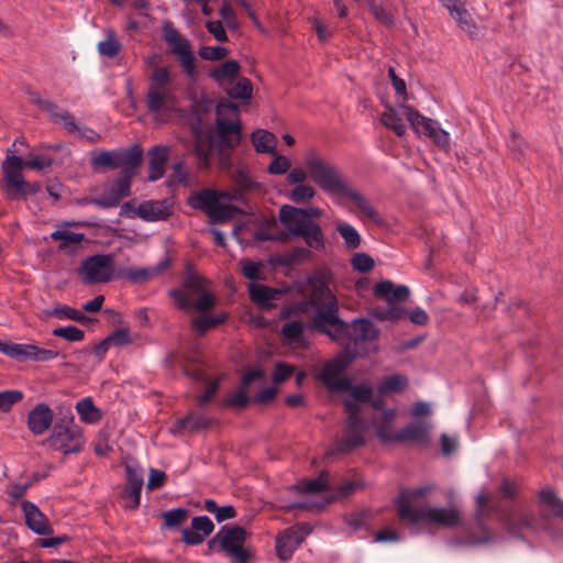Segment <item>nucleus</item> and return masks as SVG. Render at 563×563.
I'll return each mask as SVG.
<instances>
[{
	"mask_svg": "<svg viewBox=\"0 0 563 563\" xmlns=\"http://www.w3.org/2000/svg\"><path fill=\"white\" fill-rule=\"evenodd\" d=\"M302 208L294 207L290 205H283L279 208V221L282 224L294 235L296 228L306 229L311 220H306L303 217Z\"/></svg>",
	"mask_w": 563,
	"mask_h": 563,
	"instance_id": "cd10ccee",
	"label": "nucleus"
},
{
	"mask_svg": "<svg viewBox=\"0 0 563 563\" xmlns=\"http://www.w3.org/2000/svg\"><path fill=\"white\" fill-rule=\"evenodd\" d=\"M90 163L93 169L99 167H106L108 169L120 168L117 150L93 153Z\"/></svg>",
	"mask_w": 563,
	"mask_h": 563,
	"instance_id": "c03bdc74",
	"label": "nucleus"
},
{
	"mask_svg": "<svg viewBox=\"0 0 563 563\" xmlns=\"http://www.w3.org/2000/svg\"><path fill=\"white\" fill-rule=\"evenodd\" d=\"M358 487H361L360 483L350 481V482H346V483L338 486L335 488L333 495L328 497L325 499V503H323V504L296 503V504L291 505L289 508L290 509H302V510H314V509L319 510V509L323 508L324 505H327V504H331L335 500L343 499V498L351 496Z\"/></svg>",
	"mask_w": 563,
	"mask_h": 563,
	"instance_id": "a878e982",
	"label": "nucleus"
},
{
	"mask_svg": "<svg viewBox=\"0 0 563 563\" xmlns=\"http://www.w3.org/2000/svg\"><path fill=\"white\" fill-rule=\"evenodd\" d=\"M307 173L294 168L287 175L289 184L305 185L309 177L322 191L329 195H342L352 200L364 216L378 227L385 225L383 217L374 209L368 199L350 186L341 170L332 163L311 153L306 158Z\"/></svg>",
	"mask_w": 563,
	"mask_h": 563,
	"instance_id": "f03ea898",
	"label": "nucleus"
},
{
	"mask_svg": "<svg viewBox=\"0 0 563 563\" xmlns=\"http://www.w3.org/2000/svg\"><path fill=\"white\" fill-rule=\"evenodd\" d=\"M374 296L385 299L387 305L369 308L368 314L378 321L397 322L407 317V310L399 303L408 300L410 290L405 285L396 286L390 280H382L374 287Z\"/></svg>",
	"mask_w": 563,
	"mask_h": 563,
	"instance_id": "423d86ee",
	"label": "nucleus"
},
{
	"mask_svg": "<svg viewBox=\"0 0 563 563\" xmlns=\"http://www.w3.org/2000/svg\"><path fill=\"white\" fill-rule=\"evenodd\" d=\"M189 517V510L186 508H175L166 510L162 514L164 527L166 529H175L180 527Z\"/></svg>",
	"mask_w": 563,
	"mask_h": 563,
	"instance_id": "de8ad7c7",
	"label": "nucleus"
},
{
	"mask_svg": "<svg viewBox=\"0 0 563 563\" xmlns=\"http://www.w3.org/2000/svg\"><path fill=\"white\" fill-rule=\"evenodd\" d=\"M249 295L252 302L263 309L272 307L271 302L283 296V291L262 284L252 283L249 285Z\"/></svg>",
	"mask_w": 563,
	"mask_h": 563,
	"instance_id": "bb28decb",
	"label": "nucleus"
},
{
	"mask_svg": "<svg viewBox=\"0 0 563 563\" xmlns=\"http://www.w3.org/2000/svg\"><path fill=\"white\" fill-rule=\"evenodd\" d=\"M229 55V49L224 46H202L199 49V56L206 60H221Z\"/></svg>",
	"mask_w": 563,
	"mask_h": 563,
	"instance_id": "774afa93",
	"label": "nucleus"
},
{
	"mask_svg": "<svg viewBox=\"0 0 563 563\" xmlns=\"http://www.w3.org/2000/svg\"><path fill=\"white\" fill-rule=\"evenodd\" d=\"M380 330L367 318H356L349 322V336L346 343H341L347 349H356V346L372 342L378 339Z\"/></svg>",
	"mask_w": 563,
	"mask_h": 563,
	"instance_id": "f3484780",
	"label": "nucleus"
},
{
	"mask_svg": "<svg viewBox=\"0 0 563 563\" xmlns=\"http://www.w3.org/2000/svg\"><path fill=\"white\" fill-rule=\"evenodd\" d=\"M316 196V190L310 185H297L288 195V198L295 203H303Z\"/></svg>",
	"mask_w": 563,
	"mask_h": 563,
	"instance_id": "13d9d810",
	"label": "nucleus"
},
{
	"mask_svg": "<svg viewBox=\"0 0 563 563\" xmlns=\"http://www.w3.org/2000/svg\"><path fill=\"white\" fill-rule=\"evenodd\" d=\"M76 410L86 423H96L102 418L101 410L97 408L90 397L84 398L76 404Z\"/></svg>",
	"mask_w": 563,
	"mask_h": 563,
	"instance_id": "ea45409f",
	"label": "nucleus"
},
{
	"mask_svg": "<svg viewBox=\"0 0 563 563\" xmlns=\"http://www.w3.org/2000/svg\"><path fill=\"white\" fill-rule=\"evenodd\" d=\"M51 238L54 241H60L58 250L64 251L67 250L70 244L81 243L85 239V235L84 233L73 231L56 230L52 232Z\"/></svg>",
	"mask_w": 563,
	"mask_h": 563,
	"instance_id": "603ef678",
	"label": "nucleus"
},
{
	"mask_svg": "<svg viewBox=\"0 0 563 563\" xmlns=\"http://www.w3.org/2000/svg\"><path fill=\"white\" fill-rule=\"evenodd\" d=\"M498 493L500 494L501 498L507 501L503 503V505H514L516 508H518L514 504L517 498V486L514 482H510L507 477H504L498 487Z\"/></svg>",
	"mask_w": 563,
	"mask_h": 563,
	"instance_id": "0e129e2a",
	"label": "nucleus"
},
{
	"mask_svg": "<svg viewBox=\"0 0 563 563\" xmlns=\"http://www.w3.org/2000/svg\"><path fill=\"white\" fill-rule=\"evenodd\" d=\"M217 118L234 117L235 120L239 118L240 108L236 103L232 102L227 98H220L216 107Z\"/></svg>",
	"mask_w": 563,
	"mask_h": 563,
	"instance_id": "680f3d73",
	"label": "nucleus"
},
{
	"mask_svg": "<svg viewBox=\"0 0 563 563\" xmlns=\"http://www.w3.org/2000/svg\"><path fill=\"white\" fill-rule=\"evenodd\" d=\"M175 55H177L178 62L183 67V70L186 74V76L195 80L198 76V71L196 68V57L191 51V47H189L188 49H181L179 47H176Z\"/></svg>",
	"mask_w": 563,
	"mask_h": 563,
	"instance_id": "37998d69",
	"label": "nucleus"
},
{
	"mask_svg": "<svg viewBox=\"0 0 563 563\" xmlns=\"http://www.w3.org/2000/svg\"><path fill=\"white\" fill-rule=\"evenodd\" d=\"M21 157L14 154L7 155L1 165L3 173V191L5 197L12 201L27 200L42 190L38 181H26L19 173Z\"/></svg>",
	"mask_w": 563,
	"mask_h": 563,
	"instance_id": "1a4fd4ad",
	"label": "nucleus"
},
{
	"mask_svg": "<svg viewBox=\"0 0 563 563\" xmlns=\"http://www.w3.org/2000/svg\"><path fill=\"white\" fill-rule=\"evenodd\" d=\"M539 499L551 510L554 517L563 521V500L552 489H541L539 492Z\"/></svg>",
	"mask_w": 563,
	"mask_h": 563,
	"instance_id": "a19ab883",
	"label": "nucleus"
},
{
	"mask_svg": "<svg viewBox=\"0 0 563 563\" xmlns=\"http://www.w3.org/2000/svg\"><path fill=\"white\" fill-rule=\"evenodd\" d=\"M23 399V393L20 390L0 391V411L8 412L13 405Z\"/></svg>",
	"mask_w": 563,
	"mask_h": 563,
	"instance_id": "69168bd1",
	"label": "nucleus"
},
{
	"mask_svg": "<svg viewBox=\"0 0 563 563\" xmlns=\"http://www.w3.org/2000/svg\"><path fill=\"white\" fill-rule=\"evenodd\" d=\"M123 197L113 188L103 197H82L75 200L78 206L95 205L103 209L114 208L119 206Z\"/></svg>",
	"mask_w": 563,
	"mask_h": 563,
	"instance_id": "c9c22d12",
	"label": "nucleus"
},
{
	"mask_svg": "<svg viewBox=\"0 0 563 563\" xmlns=\"http://www.w3.org/2000/svg\"><path fill=\"white\" fill-rule=\"evenodd\" d=\"M231 99H240L249 101L252 98L253 85L246 77H241L236 84L227 90Z\"/></svg>",
	"mask_w": 563,
	"mask_h": 563,
	"instance_id": "8fccbe9b",
	"label": "nucleus"
},
{
	"mask_svg": "<svg viewBox=\"0 0 563 563\" xmlns=\"http://www.w3.org/2000/svg\"><path fill=\"white\" fill-rule=\"evenodd\" d=\"M408 377L401 374H396L385 377L378 385V393L380 396H388L398 394L408 387Z\"/></svg>",
	"mask_w": 563,
	"mask_h": 563,
	"instance_id": "4c0bfd02",
	"label": "nucleus"
},
{
	"mask_svg": "<svg viewBox=\"0 0 563 563\" xmlns=\"http://www.w3.org/2000/svg\"><path fill=\"white\" fill-rule=\"evenodd\" d=\"M221 537V551H224L230 556H233L239 563H247L250 560V552L243 548L249 532L238 525H224L219 530Z\"/></svg>",
	"mask_w": 563,
	"mask_h": 563,
	"instance_id": "2eb2a0df",
	"label": "nucleus"
},
{
	"mask_svg": "<svg viewBox=\"0 0 563 563\" xmlns=\"http://www.w3.org/2000/svg\"><path fill=\"white\" fill-rule=\"evenodd\" d=\"M397 442L412 441L417 443H428L429 429L423 422H411L406 424L402 429L395 433Z\"/></svg>",
	"mask_w": 563,
	"mask_h": 563,
	"instance_id": "c85d7f7f",
	"label": "nucleus"
},
{
	"mask_svg": "<svg viewBox=\"0 0 563 563\" xmlns=\"http://www.w3.org/2000/svg\"><path fill=\"white\" fill-rule=\"evenodd\" d=\"M294 236L302 238L311 249L318 251L324 249L323 232L321 227L314 221H310L306 229L296 228L294 230Z\"/></svg>",
	"mask_w": 563,
	"mask_h": 563,
	"instance_id": "2f4dec72",
	"label": "nucleus"
},
{
	"mask_svg": "<svg viewBox=\"0 0 563 563\" xmlns=\"http://www.w3.org/2000/svg\"><path fill=\"white\" fill-rule=\"evenodd\" d=\"M84 284L108 283L115 278L114 261L111 254H96L85 258L77 269Z\"/></svg>",
	"mask_w": 563,
	"mask_h": 563,
	"instance_id": "ddd939ff",
	"label": "nucleus"
},
{
	"mask_svg": "<svg viewBox=\"0 0 563 563\" xmlns=\"http://www.w3.org/2000/svg\"><path fill=\"white\" fill-rule=\"evenodd\" d=\"M358 356L357 349H345L338 353L332 360L328 361L318 378L331 393H339L340 389H345L350 385L349 377H340V375L349 367V365Z\"/></svg>",
	"mask_w": 563,
	"mask_h": 563,
	"instance_id": "9b49d317",
	"label": "nucleus"
},
{
	"mask_svg": "<svg viewBox=\"0 0 563 563\" xmlns=\"http://www.w3.org/2000/svg\"><path fill=\"white\" fill-rule=\"evenodd\" d=\"M207 283L208 280L196 272L194 264L188 262L181 278V289H170L169 296L181 310L195 308L199 312H207L214 307L217 300L216 296L207 290Z\"/></svg>",
	"mask_w": 563,
	"mask_h": 563,
	"instance_id": "20e7f679",
	"label": "nucleus"
},
{
	"mask_svg": "<svg viewBox=\"0 0 563 563\" xmlns=\"http://www.w3.org/2000/svg\"><path fill=\"white\" fill-rule=\"evenodd\" d=\"M52 334L68 342H80L85 338V332L75 325L55 328Z\"/></svg>",
	"mask_w": 563,
	"mask_h": 563,
	"instance_id": "4d7b16f0",
	"label": "nucleus"
},
{
	"mask_svg": "<svg viewBox=\"0 0 563 563\" xmlns=\"http://www.w3.org/2000/svg\"><path fill=\"white\" fill-rule=\"evenodd\" d=\"M251 142L256 153L275 154L277 140L272 132L263 129H256L251 134Z\"/></svg>",
	"mask_w": 563,
	"mask_h": 563,
	"instance_id": "f704fd0d",
	"label": "nucleus"
},
{
	"mask_svg": "<svg viewBox=\"0 0 563 563\" xmlns=\"http://www.w3.org/2000/svg\"><path fill=\"white\" fill-rule=\"evenodd\" d=\"M126 483L121 493V498L125 500L124 507L135 510L140 507L141 492L144 484L143 472L136 465H124Z\"/></svg>",
	"mask_w": 563,
	"mask_h": 563,
	"instance_id": "dca6fc26",
	"label": "nucleus"
},
{
	"mask_svg": "<svg viewBox=\"0 0 563 563\" xmlns=\"http://www.w3.org/2000/svg\"><path fill=\"white\" fill-rule=\"evenodd\" d=\"M22 510L25 516V525L30 530L38 536H47L53 532L46 516L38 509V507L29 500L21 503Z\"/></svg>",
	"mask_w": 563,
	"mask_h": 563,
	"instance_id": "b1692460",
	"label": "nucleus"
},
{
	"mask_svg": "<svg viewBox=\"0 0 563 563\" xmlns=\"http://www.w3.org/2000/svg\"><path fill=\"white\" fill-rule=\"evenodd\" d=\"M214 530V525L208 516H197L191 519V527L183 529L181 541L187 545H197L205 541Z\"/></svg>",
	"mask_w": 563,
	"mask_h": 563,
	"instance_id": "4be33fe9",
	"label": "nucleus"
},
{
	"mask_svg": "<svg viewBox=\"0 0 563 563\" xmlns=\"http://www.w3.org/2000/svg\"><path fill=\"white\" fill-rule=\"evenodd\" d=\"M299 488L302 493L307 494H318L327 492L329 489L328 473L325 471H322L317 478L300 483Z\"/></svg>",
	"mask_w": 563,
	"mask_h": 563,
	"instance_id": "864d4df0",
	"label": "nucleus"
},
{
	"mask_svg": "<svg viewBox=\"0 0 563 563\" xmlns=\"http://www.w3.org/2000/svg\"><path fill=\"white\" fill-rule=\"evenodd\" d=\"M117 155L122 170L112 187L125 198L131 195L132 178L142 163L143 148L140 144H133L128 148H117Z\"/></svg>",
	"mask_w": 563,
	"mask_h": 563,
	"instance_id": "f8f14e48",
	"label": "nucleus"
},
{
	"mask_svg": "<svg viewBox=\"0 0 563 563\" xmlns=\"http://www.w3.org/2000/svg\"><path fill=\"white\" fill-rule=\"evenodd\" d=\"M45 442L65 455L79 453L85 443L81 428L75 423L74 416H65L57 420Z\"/></svg>",
	"mask_w": 563,
	"mask_h": 563,
	"instance_id": "9d476101",
	"label": "nucleus"
},
{
	"mask_svg": "<svg viewBox=\"0 0 563 563\" xmlns=\"http://www.w3.org/2000/svg\"><path fill=\"white\" fill-rule=\"evenodd\" d=\"M400 108L404 110L408 122L416 132H420V129H422L423 134L430 137L439 148L444 152L450 151L449 133L439 128L437 121L422 115L411 106L402 103Z\"/></svg>",
	"mask_w": 563,
	"mask_h": 563,
	"instance_id": "4468645a",
	"label": "nucleus"
},
{
	"mask_svg": "<svg viewBox=\"0 0 563 563\" xmlns=\"http://www.w3.org/2000/svg\"><path fill=\"white\" fill-rule=\"evenodd\" d=\"M172 260L166 256L157 265L142 268H121L117 271L115 278H126L133 284H142L162 274L170 266Z\"/></svg>",
	"mask_w": 563,
	"mask_h": 563,
	"instance_id": "412c9836",
	"label": "nucleus"
},
{
	"mask_svg": "<svg viewBox=\"0 0 563 563\" xmlns=\"http://www.w3.org/2000/svg\"><path fill=\"white\" fill-rule=\"evenodd\" d=\"M303 323L300 320H294L282 327V334L290 342H298L302 338Z\"/></svg>",
	"mask_w": 563,
	"mask_h": 563,
	"instance_id": "e2e57ef3",
	"label": "nucleus"
},
{
	"mask_svg": "<svg viewBox=\"0 0 563 563\" xmlns=\"http://www.w3.org/2000/svg\"><path fill=\"white\" fill-rule=\"evenodd\" d=\"M241 65L235 59H229L223 64L213 67L209 71V77L218 82L219 85H223L224 80H229L231 84L234 79L240 76Z\"/></svg>",
	"mask_w": 563,
	"mask_h": 563,
	"instance_id": "72a5a7b5",
	"label": "nucleus"
},
{
	"mask_svg": "<svg viewBox=\"0 0 563 563\" xmlns=\"http://www.w3.org/2000/svg\"><path fill=\"white\" fill-rule=\"evenodd\" d=\"M477 509L475 514V526L481 531L479 537L470 536V543L473 545L492 542L495 536L486 525L485 515L495 512L496 519L506 531L515 539H522V529H534L537 519L532 512L523 511L514 505H503V501H492L489 496L482 493L476 497Z\"/></svg>",
	"mask_w": 563,
	"mask_h": 563,
	"instance_id": "7ed1b4c3",
	"label": "nucleus"
},
{
	"mask_svg": "<svg viewBox=\"0 0 563 563\" xmlns=\"http://www.w3.org/2000/svg\"><path fill=\"white\" fill-rule=\"evenodd\" d=\"M174 78L167 66H158L148 77L146 107L150 112L174 111L177 97L173 87Z\"/></svg>",
	"mask_w": 563,
	"mask_h": 563,
	"instance_id": "0eeeda50",
	"label": "nucleus"
},
{
	"mask_svg": "<svg viewBox=\"0 0 563 563\" xmlns=\"http://www.w3.org/2000/svg\"><path fill=\"white\" fill-rule=\"evenodd\" d=\"M220 197H225V195L223 192L219 194L213 189H203L191 195L188 198V205L192 209L201 210L206 214H208L213 205L217 203L218 198Z\"/></svg>",
	"mask_w": 563,
	"mask_h": 563,
	"instance_id": "473e14b6",
	"label": "nucleus"
},
{
	"mask_svg": "<svg viewBox=\"0 0 563 563\" xmlns=\"http://www.w3.org/2000/svg\"><path fill=\"white\" fill-rule=\"evenodd\" d=\"M167 147L155 145L150 152V162H148V180L155 181L164 176L165 173V164L167 162Z\"/></svg>",
	"mask_w": 563,
	"mask_h": 563,
	"instance_id": "7c9ffc66",
	"label": "nucleus"
},
{
	"mask_svg": "<svg viewBox=\"0 0 563 563\" xmlns=\"http://www.w3.org/2000/svg\"><path fill=\"white\" fill-rule=\"evenodd\" d=\"M303 541V536L299 532L296 527L285 529L282 533L276 537L275 550L276 555L282 561L289 560L295 550Z\"/></svg>",
	"mask_w": 563,
	"mask_h": 563,
	"instance_id": "5701e85b",
	"label": "nucleus"
},
{
	"mask_svg": "<svg viewBox=\"0 0 563 563\" xmlns=\"http://www.w3.org/2000/svg\"><path fill=\"white\" fill-rule=\"evenodd\" d=\"M452 18L456 21L459 27L466 32L470 37L473 38L475 36L477 26L465 7L457 10Z\"/></svg>",
	"mask_w": 563,
	"mask_h": 563,
	"instance_id": "5fc2aeb1",
	"label": "nucleus"
},
{
	"mask_svg": "<svg viewBox=\"0 0 563 563\" xmlns=\"http://www.w3.org/2000/svg\"><path fill=\"white\" fill-rule=\"evenodd\" d=\"M185 420L187 421V431L190 433L207 430L212 426L213 422L212 419L195 411H189L185 416Z\"/></svg>",
	"mask_w": 563,
	"mask_h": 563,
	"instance_id": "3c124183",
	"label": "nucleus"
},
{
	"mask_svg": "<svg viewBox=\"0 0 563 563\" xmlns=\"http://www.w3.org/2000/svg\"><path fill=\"white\" fill-rule=\"evenodd\" d=\"M40 110L48 113L54 123L63 122L68 132L80 131L75 118L67 110H62L55 102L46 100ZM79 134L86 136L82 132Z\"/></svg>",
	"mask_w": 563,
	"mask_h": 563,
	"instance_id": "c756f323",
	"label": "nucleus"
},
{
	"mask_svg": "<svg viewBox=\"0 0 563 563\" xmlns=\"http://www.w3.org/2000/svg\"><path fill=\"white\" fill-rule=\"evenodd\" d=\"M432 489H433V487L429 486V485L416 487L412 489L401 488L398 497L395 500V504L397 506V512L399 511V508L402 505V501H400L401 497L405 498V500H407L409 503V505L412 506V500L423 497L424 495L430 493Z\"/></svg>",
	"mask_w": 563,
	"mask_h": 563,
	"instance_id": "6e6d98bb",
	"label": "nucleus"
},
{
	"mask_svg": "<svg viewBox=\"0 0 563 563\" xmlns=\"http://www.w3.org/2000/svg\"><path fill=\"white\" fill-rule=\"evenodd\" d=\"M214 143L218 167L221 170H230L233 166L232 151H234L242 141V122L240 119L229 120L225 118H216Z\"/></svg>",
	"mask_w": 563,
	"mask_h": 563,
	"instance_id": "6e6552de",
	"label": "nucleus"
},
{
	"mask_svg": "<svg viewBox=\"0 0 563 563\" xmlns=\"http://www.w3.org/2000/svg\"><path fill=\"white\" fill-rule=\"evenodd\" d=\"M400 501H402V505L399 508L398 518L400 521L406 522L411 527H417L419 523L424 522L431 527L454 529L460 527L462 523V515L455 508H415L402 497L400 498Z\"/></svg>",
	"mask_w": 563,
	"mask_h": 563,
	"instance_id": "39448f33",
	"label": "nucleus"
},
{
	"mask_svg": "<svg viewBox=\"0 0 563 563\" xmlns=\"http://www.w3.org/2000/svg\"><path fill=\"white\" fill-rule=\"evenodd\" d=\"M335 229L339 232V234L342 236V239L344 240V244H345L346 249L355 250V249L360 247L362 239L353 225H351L346 222H342V223H339Z\"/></svg>",
	"mask_w": 563,
	"mask_h": 563,
	"instance_id": "49530a36",
	"label": "nucleus"
},
{
	"mask_svg": "<svg viewBox=\"0 0 563 563\" xmlns=\"http://www.w3.org/2000/svg\"><path fill=\"white\" fill-rule=\"evenodd\" d=\"M265 378V372L261 367H255L250 372H246L240 382L238 391L230 398L223 400V406L230 408L244 409L251 404V397L247 396L249 387L256 380H263Z\"/></svg>",
	"mask_w": 563,
	"mask_h": 563,
	"instance_id": "6ab92c4d",
	"label": "nucleus"
},
{
	"mask_svg": "<svg viewBox=\"0 0 563 563\" xmlns=\"http://www.w3.org/2000/svg\"><path fill=\"white\" fill-rule=\"evenodd\" d=\"M331 276L327 268L316 269L307 276L308 292L301 310L305 311L309 307L314 311L307 322L309 330L325 334L341 345L350 340L349 322L339 316L338 298L329 287Z\"/></svg>",
	"mask_w": 563,
	"mask_h": 563,
	"instance_id": "f257e3e1",
	"label": "nucleus"
},
{
	"mask_svg": "<svg viewBox=\"0 0 563 563\" xmlns=\"http://www.w3.org/2000/svg\"><path fill=\"white\" fill-rule=\"evenodd\" d=\"M273 155H274V158L267 167L268 174L283 175V174L287 173L289 170V168L291 167L290 161L286 156L279 155L276 152Z\"/></svg>",
	"mask_w": 563,
	"mask_h": 563,
	"instance_id": "338daca9",
	"label": "nucleus"
},
{
	"mask_svg": "<svg viewBox=\"0 0 563 563\" xmlns=\"http://www.w3.org/2000/svg\"><path fill=\"white\" fill-rule=\"evenodd\" d=\"M373 518L371 509L353 512L346 517V523L355 531L367 527V521Z\"/></svg>",
	"mask_w": 563,
	"mask_h": 563,
	"instance_id": "052dcab7",
	"label": "nucleus"
},
{
	"mask_svg": "<svg viewBox=\"0 0 563 563\" xmlns=\"http://www.w3.org/2000/svg\"><path fill=\"white\" fill-rule=\"evenodd\" d=\"M227 319L228 313H221L218 316L202 314L191 320V327L199 335H203L209 330L224 323Z\"/></svg>",
	"mask_w": 563,
	"mask_h": 563,
	"instance_id": "58836bf2",
	"label": "nucleus"
},
{
	"mask_svg": "<svg viewBox=\"0 0 563 563\" xmlns=\"http://www.w3.org/2000/svg\"><path fill=\"white\" fill-rule=\"evenodd\" d=\"M242 210L234 205H223L217 200L210 212L207 214L211 224L225 223Z\"/></svg>",
	"mask_w": 563,
	"mask_h": 563,
	"instance_id": "e433bc0d",
	"label": "nucleus"
},
{
	"mask_svg": "<svg viewBox=\"0 0 563 563\" xmlns=\"http://www.w3.org/2000/svg\"><path fill=\"white\" fill-rule=\"evenodd\" d=\"M363 445H365L364 434L346 431L345 434L336 442L335 451L340 454H346Z\"/></svg>",
	"mask_w": 563,
	"mask_h": 563,
	"instance_id": "79ce46f5",
	"label": "nucleus"
},
{
	"mask_svg": "<svg viewBox=\"0 0 563 563\" xmlns=\"http://www.w3.org/2000/svg\"><path fill=\"white\" fill-rule=\"evenodd\" d=\"M135 213L146 222L164 221L173 214V202L167 198L145 200L137 206Z\"/></svg>",
	"mask_w": 563,
	"mask_h": 563,
	"instance_id": "aec40b11",
	"label": "nucleus"
},
{
	"mask_svg": "<svg viewBox=\"0 0 563 563\" xmlns=\"http://www.w3.org/2000/svg\"><path fill=\"white\" fill-rule=\"evenodd\" d=\"M380 122L386 128L393 130L397 136H402L406 132L401 118L391 106H387V111L382 114Z\"/></svg>",
	"mask_w": 563,
	"mask_h": 563,
	"instance_id": "a18cd8bd",
	"label": "nucleus"
},
{
	"mask_svg": "<svg viewBox=\"0 0 563 563\" xmlns=\"http://www.w3.org/2000/svg\"><path fill=\"white\" fill-rule=\"evenodd\" d=\"M351 265L354 271L366 274L374 268L375 261L367 253H356L351 258Z\"/></svg>",
	"mask_w": 563,
	"mask_h": 563,
	"instance_id": "bf43d9fd",
	"label": "nucleus"
},
{
	"mask_svg": "<svg viewBox=\"0 0 563 563\" xmlns=\"http://www.w3.org/2000/svg\"><path fill=\"white\" fill-rule=\"evenodd\" d=\"M54 413L45 402L37 404L27 413V428L34 435L45 433L53 426Z\"/></svg>",
	"mask_w": 563,
	"mask_h": 563,
	"instance_id": "393cba45",
	"label": "nucleus"
},
{
	"mask_svg": "<svg viewBox=\"0 0 563 563\" xmlns=\"http://www.w3.org/2000/svg\"><path fill=\"white\" fill-rule=\"evenodd\" d=\"M349 385L347 388L340 389L339 393H349L352 399L361 404H367L372 400V396L374 395L372 386L367 384L353 385L351 379Z\"/></svg>",
	"mask_w": 563,
	"mask_h": 563,
	"instance_id": "09e8293b",
	"label": "nucleus"
},
{
	"mask_svg": "<svg viewBox=\"0 0 563 563\" xmlns=\"http://www.w3.org/2000/svg\"><path fill=\"white\" fill-rule=\"evenodd\" d=\"M194 155L197 159V167L201 170H208L211 167V155L216 154V143L213 129L207 126L206 130L192 133Z\"/></svg>",
	"mask_w": 563,
	"mask_h": 563,
	"instance_id": "a211bd4d",
	"label": "nucleus"
}]
</instances>
